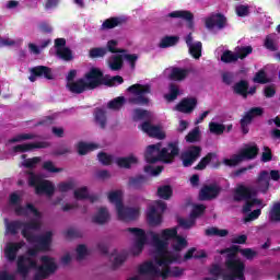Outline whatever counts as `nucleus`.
<instances>
[{
	"instance_id": "obj_35",
	"label": "nucleus",
	"mask_w": 280,
	"mask_h": 280,
	"mask_svg": "<svg viewBox=\"0 0 280 280\" xmlns=\"http://www.w3.org/2000/svg\"><path fill=\"white\" fill-rule=\"evenodd\" d=\"M110 218V214L108 213V209L101 208L97 213L93 217V222L96 224H106Z\"/></svg>"
},
{
	"instance_id": "obj_20",
	"label": "nucleus",
	"mask_w": 280,
	"mask_h": 280,
	"mask_svg": "<svg viewBox=\"0 0 280 280\" xmlns=\"http://www.w3.org/2000/svg\"><path fill=\"white\" fill-rule=\"evenodd\" d=\"M198 106V98L195 96H188L183 98L173 110H177L178 113H184V115H191L196 107Z\"/></svg>"
},
{
	"instance_id": "obj_42",
	"label": "nucleus",
	"mask_w": 280,
	"mask_h": 280,
	"mask_svg": "<svg viewBox=\"0 0 280 280\" xmlns=\"http://www.w3.org/2000/svg\"><path fill=\"white\" fill-rule=\"evenodd\" d=\"M209 130L211 135H223L224 130H226V127L223 124L215 122V119L209 122Z\"/></svg>"
},
{
	"instance_id": "obj_7",
	"label": "nucleus",
	"mask_w": 280,
	"mask_h": 280,
	"mask_svg": "<svg viewBox=\"0 0 280 280\" xmlns=\"http://www.w3.org/2000/svg\"><path fill=\"white\" fill-rule=\"evenodd\" d=\"M107 198L112 205H115L118 220L132 222V220H137L141 215V208L139 206L131 208L124 206V190H112L107 194Z\"/></svg>"
},
{
	"instance_id": "obj_54",
	"label": "nucleus",
	"mask_w": 280,
	"mask_h": 280,
	"mask_svg": "<svg viewBox=\"0 0 280 280\" xmlns=\"http://www.w3.org/2000/svg\"><path fill=\"white\" fill-rule=\"evenodd\" d=\"M95 119L101 128H104V126H106V113L104 112V109H96Z\"/></svg>"
},
{
	"instance_id": "obj_47",
	"label": "nucleus",
	"mask_w": 280,
	"mask_h": 280,
	"mask_svg": "<svg viewBox=\"0 0 280 280\" xmlns=\"http://www.w3.org/2000/svg\"><path fill=\"white\" fill-rule=\"evenodd\" d=\"M186 141L188 143H196V141H200V128L196 127L186 136Z\"/></svg>"
},
{
	"instance_id": "obj_55",
	"label": "nucleus",
	"mask_w": 280,
	"mask_h": 280,
	"mask_svg": "<svg viewBox=\"0 0 280 280\" xmlns=\"http://www.w3.org/2000/svg\"><path fill=\"white\" fill-rule=\"evenodd\" d=\"M38 163H40V158L36 156V158L24 160L22 162V165L24 167H27L28 170H34V167H36V165H38Z\"/></svg>"
},
{
	"instance_id": "obj_26",
	"label": "nucleus",
	"mask_w": 280,
	"mask_h": 280,
	"mask_svg": "<svg viewBox=\"0 0 280 280\" xmlns=\"http://www.w3.org/2000/svg\"><path fill=\"white\" fill-rule=\"evenodd\" d=\"M220 194V186L218 184L206 185L199 192L200 200H212Z\"/></svg>"
},
{
	"instance_id": "obj_8",
	"label": "nucleus",
	"mask_w": 280,
	"mask_h": 280,
	"mask_svg": "<svg viewBox=\"0 0 280 280\" xmlns=\"http://www.w3.org/2000/svg\"><path fill=\"white\" fill-rule=\"evenodd\" d=\"M174 156H178V144L176 142L170 143L167 147L161 149V143L151 144L147 147L144 158L147 163H172Z\"/></svg>"
},
{
	"instance_id": "obj_13",
	"label": "nucleus",
	"mask_w": 280,
	"mask_h": 280,
	"mask_svg": "<svg viewBox=\"0 0 280 280\" xmlns=\"http://www.w3.org/2000/svg\"><path fill=\"white\" fill-rule=\"evenodd\" d=\"M165 209H167V205L162 200L152 201L149 205L147 210V221L150 226H159L163 223V213H165Z\"/></svg>"
},
{
	"instance_id": "obj_44",
	"label": "nucleus",
	"mask_w": 280,
	"mask_h": 280,
	"mask_svg": "<svg viewBox=\"0 0 280 280\" xmlns=\"http://www.w3.org/2000/svg\"><path fill=\"white\" fill-rule=\"evenodd\" d=\"M178 95H180V90L178 89V85L171 84L170 93L165 94L164 97L167 102H174V100H176Z\"/></svg>"
},
{
	"instance_id": "obj_45",
	"label": "nucleus",
	"mask_w": 280,
	"mask_h": 280,
	"mask_svg": "<svg viewBox=\"0 0 280 280\" xmlns=\"http://www.w3.org/2000/svg\"><path fill=\"white\" fill-rule=\"evenodd\" d=\"M124 104H126V97L118 96L108 103V108L112 110H119Z\"/></svg>"
},
{
	"instance_id": "obj_39",
	"label": "nucleus",
	"mask_w": 280,
	"mask_h": 280,
	"mask_svg": "<svg viewBox=\"0 0 280 280\" xmlns=\"http://www.w3.org/2000/svg\"><path fill=\"white\" fill-rule=\"evenodd\" d=\"M75 185H77V183H75L74 179H69V180H66V182H60L57 185V189L61 194H67V191H71V189H74Z\"/></svg>"
},
{
	"instance_id": "obj_11",
	"label": "nucleus",
	"mask_w": 280,
	"mask_h": 280,
	"mask_svg": "<svg viewBox=\"0 0 280 280\" xmlns=\"http://www.w3.org/2000/svg\"><path fill=\"white\" fill-rule=\"evenodd\" d=\"M130 93L128 97L129 104H136L138 106H148L150 104V95L152 93V88L150 84H133L127 89Z\"/></svg>"
},
{
	"instance_id": "obj_34",
	"label": "nucleus",
	"mask_w": 280,
	"mask_h": 280,
	"mask_svg": "<svg viewBox=\"0 0 280 280\" xmlns=\"http://www.w3.org/2000/svg\"><path fill=\"white\" fill-rule=\"evenodd\" d=\"M77 148H78V153L81 155H84L88 152H93V150H97L100 145L95 142H79Z\"/></svg>"
},
{
	"instance_id": "obj_28",
	"label": "nucleus",
	"mask_w": 280,
	"mask_h": 280,
	"mask_svg": "<svg viewBox=\"0 0 280 280\" xmlns=\"http://www.w3.org/2000/svg\"><path fill=\"white\" fill-rule=\"evenodd\" d=\"M232 248H236V252L233 255V257H235V259H238L237 258L238 253H241V255L243 257H245V259H255V257H257V252H255V249H250V248L240 249V246H235V245L230 248L221 250L220 254L226 255V259H229V253L226 250H232Z\"/></svg>"
},
{
	"instance_id": "obj_10",
	"label": "nucleus",
	"mask_w": 280,
	"mask_h": 280,
	"mask_svg": "<svg viewBox=\"0 0 280 280\" xmlns=\"http://www.w3.org/2000/svg\"><path fill=\"white\" fill-rule=\"evenodd\" d=\"M34 139V133H20L8 141V145L12 148L13 152H30L38 148H47V142H33L23 143V141H28Z\"/></svg>"
},
{
	"instance_id": "obj_40",
	"label": "nucleus",
	"mask_w": 280,
	"mask_h": 280,
	"mask_svg": "<svg viewBox=\"0 0 280 280\" xmlns=\"http://www.w3.org/2000/svg\"><path fill=\"white\" fill-rule=\"evenodd\" d=\"M178 36H165L161 39L159 47L165 49L167 47H174L178 43Z\"/></svg>"
},
{
	"instance_id": "obj_63",
	"label": "nucleus",
	"mask_w": 280,
	"mask_h": 280,
	"mask_svg": "<svg viewBox=\"0 0 280 280\" xmlns=\"http://www.w3.org/2000/svg\"><path fill=\"white\" fill-rule=\"evenodd\" d=\"M189 128V121L179 119L178 127H177V132H185Z\"/></svg>"
},
{
	"instance_id": "obj_27",
	"label": "nucleus",
	"mask_w": 280,
	"mask_h": 280,
	"mask_svg": "<svg viewBox=\"0 0 280 280\" xmlns=\"http://www.w3.org/2000/svg\"><path fill=\"white\" fill-rule=\"evenodd\" d=\"M164 73L167 75V78H170V80L183 82V80L189 75V70L183 68H167Z\"/></svg>"
},
{
	"instance_id": "obj_30",
	"label": "nucleus",
	"mask_w": 280,
	"mask_h": 280,
	"mask_svg": "<svg viewBox=\"0 0 280 280\" xmlns=\"http://www.w3.org/2000/svg\"><path fill=\"white\" fill-rule=\"evenodd\" d=\"M186 45L192 58H196V59L200 58V56L202 55V43L194 42V37H191V35H188L186 37Z\"/></svg>"
},
{
	"instance_id": "obj_37",
	"label": "nucleus",
	"mask_w": 280,
	"mask_h": 280,
	"mask_svg": "<svg viewBox=\"0 0 280 280\" xmlns=\"http://www.w3.org/2000/svg\"><path fill=\"white\" fill-rule=\"evenodd\" d=\"M109 261H112L113 266L115 267L121 266V264L126 261V254L114 249L109 256Z\"/></svg>"
},
{
	"instance_id": "obj_51",
	"label": "nucleus",
	"mask_w": 280,
	"mask_h": 280,
	"mask_svg": "<svg viewBox=\"0 0 280 280\" xmlns=\"http://www.w3.org/2000/svg\"><path fill=\"white\" fill-rule=\"evenodd\" d=\"M237 16H248L250 14V7L248 4H237L235 7Z\"/></svg>"
},
{
	"instance_id": "obj_33",
	"label": "nucleus",
	"mask_w": 280,
	"mask_h": 280,
	"mask_svg": "<svg viewBox=\"0 0 280 280\" xmlns=\"http://www.w3.org/2000/svg\"><path fill=\"white\" fill-rule=\"evenodd\" d=\"M235 93L242 95L243 97H247L248 95H254L257 89L255 86L248 89V83L246 81H241L234 85Z\"/></svg>"
},
{
	"instance_id": "obj_64",
	"label": "nucleus",
	"mask_w": 280,
	"mask_h": 280,
	"mask_svg": "<svg viewBox=\"0 0 280 280\" xmlns=\"http://www.w3.org/2000/svg\"><path fill=\"white\" fill-rule=\"evenodd\" d=\"M272 159V153L268 148H265V151L262 152V161L264 163H267V161H270Z\"/></svg>"
},
{
	"instance_id": "obj_29",
	"label": "nucleus",
	"mask_w": 280,
	"mask_h": 280,
	"mask_svg": "<svg viewBox=\"0 0 280 280\" xmlns=\"http://www.w3.org/2000/svg\"><path fill=\"white\" fill-rule=\"evenodd\" d=\"M66 44L67 40H65V38H58L55 40L57 56L62 60H71V58H73V55L71 54V50L69 48L65 47Z\"/></svg>"
},
{
	"instance_id": "obj_52",
	"label": "nucleus",
	"mask_w": 280,
	"mask_h": 280,
	"mask_svg": "<svg viewBox=\"0 0 280 280\" xmlns=\"http://www.w3.org/2000/svg\"><path fill=\"white\" fill-rule=\"evenodd\" d=\"M106 54H108V50L105 47L92 48L90 50L91 58H103Z\"/></svg>"
},
{
	"instance_id": "obj_23",
	"label": "nucleus",
	"mask_w": 280,
	"mask_h": 280,
	"mask_svg": "<svg viewBox=\"0 0 280 280\" xmlns=\"http://www.w3.org/2000/svg\"><path fill=\"white\" fill-rule=\"evenodd\" d=\"M261 115H264V108L254 107L241 119V127L244 135H248V126L253 121V117H259Z\"/></svg>"
},
{
	"instance_id": "obj_5",
	"label": "nucleus",
	"mask_w": 280,
	"mask_h": 280,
	"mask_svg": "<svg viewBox=\"0 0 280 280\" xmlns=\"http://www.w3.org/2000/svg\"><path fill=\"white\" fill-rule=\"evenodd\" d=\"M228 258L223 266L212 265L209 269V276L203 280H246V262L242 258H235L233 255L237 253V247L228 249Z\"/></svg>"
},
{
	"instance_id": "obj_2",
	"label": "nucleus",
	"mask_w": 280,
	"mask_h": 280,
	"mask_svg": "<svg viewBox=\"0 0 280 280\" xmlns=\"http://www.w3.org/2000/svg\"><path fill=\"white\" fill-rule=\"evenodd\" d=\"M151 237L150 255L151 260L158 268L168 277H180L183 269L172 267V264L180 261V252L187 248V237L178 235V226L161 230L160 232L150 231Z\"/></svg>"
},
{
	"instance_id": "obj_62",
	"label": "nucleus",
	"mask_w": 280,
	"mask_h": 280,
	"mask_svg": "<svg viewBox=\"0 0 280 280\" xmlns=\"http://www.w3.org/2000/svg\"><path fill=\"white\" fill-rule=\"evenodd\" d=\"M248 236L246 234L236 235L232 238L233 244H246Z\"/></svg>"
},
{
	"instance_id": "obj_56",
	"label": "nucleus",
	"mask_w": 280,
	"mask_h": 280,
	"mask_svg": "<svg viewBox=\"0 0 280 280\" xmlns=\"http://www.w3.org/2000/svg\"><path fill=\"white\" fill-rule=\"evenodd\" d=\"M145 174H149V176H159L161 172H163V167L161 166H152V165H147L144 167Z\"/></svg>"
},
{
	"instance_id": "obj_18",
	"label": "nucleus",
	"mask_w": 280,
	"mask_h": 280,
	"mask_svg": "<svg viewBox=\"0 0 280 280\" xmlns=\"http://www.w3.org/2000/svg\"><path fill=\"white\" fill-rule=\"evenodd\" d=\"M205 206L203 205H192V210L190 212V215L188 219H178V225L182 226V229H191L196 225V219L200 218L202 213H205Z\"/></svg>"
},
{
	"instance_id": "obj_3",
	"label": "nucleus",
	"mask_w": 280,
	"mask_h": 280,
	"mask_svg": "<svg viewBox=\"0 0 280 280\" xmlns=\"http://www.w3.org/2000/svg\"><path fill=\"white\" fill-rule=\"evenodd\" d=\"M280 172L276 170L260 172L255 187H248L245 185H238L234 190V200H244L243 213L245 218L244 222H253L261 215V209L266 207V203L261 199L256 198L257 191L266 192L270 187V180H279Z\"/></svg>"
},
{
	"instance_id": "obj_4",
	"label": "nucleus",
	"mask_w": 280,
	"mask_h": 280,
	"mask_svg": "<svg viewBox=\"0 0 280 280\" xmlns=\"http://www.w3.org/2000/svg\"><path fill=\"white\" fill-rule=\"evenodd\" d=\"M75 75H78L75 70H71L67 75V88L71 93H83V91L97 89L102 84H105V86H119V84L124 83V78L120 75H104L97 68H92L83 79L73 81Z\"/></svg>"
},
{
	"instance_id": "obj_9",
	"label": "nucleus",
	"mask_w": 280,
	"mask_h": 280,
	"mask_svg": "<svg viewBox=\"0 0 280 280\" xmlns=\"http://www.w3.org/2000/svg\"><path fill=\"white\" fill-rule=\"evenodd\" d=\"M167 279V276L159 268L153 259L138 266V275L127 280H159Z\"/></svg>"
},
{
	"instance_id": "obj_21",
	"label": "nucleus",
	"mask_w": 280,
	"mask_h": 280,
	"mask_svg": "<svg viewBox=\"0 0 280 280\" xmlns=\"http://www.w3.org/2000/svg\"><path fill=\"white\" fill-rule=\"evenodd\" d=\"M25 241L20 242H9L4 246V257L8 261H14L16 259V255H19L20 250L25 248Z\"/></svg>"
},
{
	"instance_id": "obj_16",
	"label": "nucleus",
	"mask_w": 280,
	"mask_h": 280,
	"mask_svg": "<svg viewBox=\"0 0 280 280\" xmlns=\"http://www.w3.org/2000/svg\"><path fill=\"white\" fill-rule=\"evenodd\" d=\"M129 237H131L135 243L131 246L130 250L132 255H141L145 244H148V236L145 230L139 228H129L127 229Z\"/></svg>"
},
{
	"instance_id": "obj_58",
	"label": "nucleus",
	"mask_w": 280,
	"mask_h": 280,
	"mask_svg": "<svg viewBox=\"0 0 280 280\" xmlns=\"http://www.w3.org/2000/svg\"><path fill=\"white\" fill-rule=\"evenodd\" d=\"M254 82H257L258 84H266V82H268L266 72H264V70L258 71L254 78Z\"/></svg>"
},
{
	"instance_id": "obj_50",
	"label": "nucleus",
	"mask_w": 280,
	"mask_h": 280,
	"mask_svg": "<svg viewBox=\"0 0 280 280\" xmlns=\"http://www.w3.org/2000/svg\"><path fill=\"white\" fill-rule=\"evenodd\" d=\"M277 35L271 34L269 36L266 37L265 40V47L267 49H269L270 51H275V49H277Z\"/></svg>"
},
{
	"instance_id": "obj_25",
	"label": "nucleus",
	"mask_w": 280,
	"mask_h": 280,
	"mask_svg": "<svg viewBox=\"0 0 280 280\" xmlns=\"http://www.w3.org/2000/svg\"><path fill=\"white\" fill-rule=\"evenodd\" d=\"M141 128L149 137H153L154 139H165V130L161 126L143 122Z\"/></svg>"
},
{
	"instance_id": "obj_14",
	"label": "nucleus",
	"mask_w": 280,
	"mask_h": 280,
	"mask_svg": "<svg viewBox=\"0 0 280 280\" xmlns=\"http://www.w3.org/2000/svg\"><path fill=\"white\" fill-rule=\"evenodd\" d=\"M257 152H259V150L255 144H248L237 154L232 155L230 159H224L223 164H225L228 167H235V165H240L242 161L255 159L257 156Z\"/></svg>"
},
{
	"instance_id": "obj_38",
	"label": "nucleus",
	"mask_w": 280,
	"mask_h": 280,
	"mask_svg": "<svg viewBox=\"0 0 280 280\" xmlns=\"http://www.w3.org/2000/svg\"><path fill=\"white\" fill-rule=\"evenodd\" d=\"M207 257V253L202 249L190 248L184 256V259H202Z\"/></svg>"
},
{
	"instance_id": "obj_22",
	"label": "nucleus",
	"mask_w": 280,
	"mask_h": 280,
	"mask_svg": "<svg viewBox=\"0 0 280 280\" xmlns=\"http://www.w3.org/2000/svg\"><path fill=\"white\" fill-rule=\"evenodd\" d=\"M200 152H202V149L200 147H189L182 153V161L184 167H190V165H194V162L198 160L200 156Z\"/></svg>"
},
{
	"instance_id": "obj_31",
	"label": "nucleus",
	"mask_w": 280,
	"mask_h": 280,
	"mask_svg": "<svg viewBox=\"0 0 280 280\" xmlns=\"http://www.w3.org/2000/svg\"><path fill=\"white\" fill-rule=\"evenodd\" d=\"M209 164L212 167H219L220 166V161L218 160V155L215 153H208L205 158H202L201 161L196 166V170H206V167Z\"/></svg>"
},
{
	"instance_id": "obj_1",
	"label": "nucleus",
	"mask_w": 280,
	"mask_h": 280,
	"mask_svg": "<svg viewBox=\"0 0 280 280\" xmlns=\"http://www.w3.org/2000/svg\"><path fill=\"white\" fill-rule=\"evenodd\" d=\"M23 190H15L9 195V206L13 209L15 215L20 218H31L28 222L22 221H9L4 220L5 235H16L19 231H22V235L26 238L30 246L24 255L18 256V273L23 279L32 276L34 272V279H47L49 275L56 272L58 265L56 260L49 256H43L39 259L38 265V253L40 250H49L51 246V232H46L42 236H36V231H40L43 225V212L38 211L36 206L33 203L22 205Z\"/></svg>"
},
{
	"instance_id": "obj_15",
	"label": "nucleus",
	"mask_w": 280,
	"mask_h": 280,
	"mask_svg": "<svg viewBox=\"0 0 280 280\" xmlns=\"http://www.w3.org/2000/svg\"><path fill=\"white\" fill-rule=\"evenodd\" d=\"M100 163L102 165H110V163H116L118 167H125L126 170H130L132 165H137L139 163V159L135 156V154H130L126 158H113V155H108L106 153H98L97 155Z\"/></svg>"
},
{
	"instance_id": "obj_61",
	"label": "nucleus",
	"mask_w": 280,
	"mask_h": 280,
	"mask_svg": "<svg viewBox=\"0 0 280 280\" xmlns=\"http://www.w3.org/2000/svg\"><path fill=\"white\" fill-rule=\"evenodd\" d=\"M15 45H19V42H16L15 39L2 37V47H15Z\"/></svg>"
},
{
	"instance_id": "obj_36",
	"label": "nucleus",
	"mask_w": 280,
	"mask_h": 280,
	"mask_svg": "<svg viewBox=\"0 0 280 280\" xmlns=\"http://www.w3.org/2000/svg\"><path fill=\"white\" fill-rule=\"evenodd\" d=\"M124 23V19L121 18H109L103 22L101 25V30H113Z\"/></svg>"
},
{
	"instance_id": "obj_46",
	"label": "nucleus",
	"mask_w": 280,
	"mask_h": 280,
	"mask_svg": "<svg viewBox=\"0 0 280 280\" xmlns=\"http://www.w3.org/2000/svg\"><path fill=\"white\" fill-rule=\"evenodd\" d=\"M172 19H185L186 21H191L194 19V14L188 11H174L170 13Z\"/></svg>"
},
{
	"instance_id": "obj_53",
	"label": "nucleus",
	"mask_w": 280,
	"mask_h": 280,
	"mask_svg": "<svg viewBox=\"0 0 280 280\" xmlns=\"http://www.w3.org/2000/svg\"><path fill=\"white\" fill-rule=\"evenodd\" d=\"M152 117V114L148 110L143 109H135L133 110V119L139 120V119H150Z\"/></svg>"
},
{
	"instance_id": "obj_41",
	"label": "nucleus",
	"mask_w": 280,
	"mask_h": 280,
	"mask_svg": "<svg viewBox=\"0 0 280 280\" xmlns=\"http://www.w3.org/2000/svg\"><path fill=\"white\" fill-rule=\"evenodd\" d=\"M206 235H208L209 237H226V235H229V230L209 228L206 230Z\"/></svg>"
},
{
	"instance_id": "obj_49",
	"label": "nucleus",
	"mask_w": 280,
	"mask_h": 280,
	"mask_svg": "<svg viewBox=\"0 0 280 280\" xmlns=\"http://www.w3.org/2000/svg\"><path fill=\"white\" fill-rule=\"evenodd\" d=\"M42 167L45 170V172H49V174H58L62 172V168L56 167V164H54L51 161L44 162Z\"/></svg>"
},
{
	"instance_id": "obj_17",
	"label": "nucleus",
	"mask_w": 280,
	"mask_h": 280,
	"mask_svg": "<svg viewBox=\"0 0 280 280\" xmlns=\"http://www.w3.org/2000/svg\"><path fill=\"white\" fill-rule=\"evenodd\" d=\"M253 54V47L246 46V47H237L235 48V52L231 50H225L221 55L222 62H235L238 58L243 60V58H246V56Z\"/></svg>"
},
{
	"instance_id": "obj_32",
	"label": "nucleus",
	"mask_w": 280,
	"mask_h": 280,
	"mask_svg": "<svg viewBox=\"0 0 280 280\" xmlns=\"http://www.w3.org/2000/svg\"><path fill=\"white\" fill-rule=\"evenodd\" d=\"M73 196L75 200H90V202H95V200H97V196L89 192V188L86 187H79L74 189Z\"/></svg>"
},
{
	"instance_id": "obj_43",
	"label": "nucleus",
	"mask_w": 280,
	"mask_h": 280,
	"mask_svg": "<svg viewBox=\"0 0 280 280\" xmlns=\"http://www.w3.org/2000/svg\"><path fill=\"white\" fill-rule=\"evenodd\" d=\"M172 186L170 185H164V186H160L158 188V196L159 198H162V200H170V198H172Z\"/></svg>"
},
{
	"instance_id": "obj_6",
	"label": "nucleus",
	"mask_w": 280,
	"mask_h": 280,
	"mask_svg": "<svg viewBox=\"0 0 280 280\" xmlns=\"http://www.w3.org/2000/svg\"><path fill=\"white\" fill-rule=\"evenodd\" d=\"M107 51H110L113 55L108 59V67L112 71H119L121 67H124V60L130 65V67L135 68V62L139 60V56L135 54H128L127 50L119 48V40L118 39H109L106 45Z\"/></svg>"
},
{
	"instance_id": "obj_48",
	"label": "nucleus",
	"mask_w": 280,
	"mask_h": 280,
	"mask_svg": "<svg viewBox=\"0 0 280 280\" xmlns=\"http://www.w3.org/2000/svg\"><path fill=\"white\" fill-rule=\"evenodd\" d=\"M271 222H280V203H275L269 213Z\"/></svg>"
},
{
	"instance_id": "obj_19",
	"label": "nucleus",
	"mask_w": 280,
	"mask_h": 280,
	"mask_svg": "<svg viewBox=\"0 0 280 280\" xmlns=\"http://www.w3.org/2000/svg\"><path fill=\"white\" fill-rule=\"evenodd\" d=\"M207 30H224L226 27V16L222 13H212L205 19Z\"/></svg>"
},
{
	"instance_id": "obj_59",
	"label": "nucleus",
	"mask_w": 280,
	"mask_h": 280,
	"mask_svg": "<svg viewBox=\"0 0 280 280\" xmlns=\"http://www.w3.org/2000/svg\"><path fill=\"white\" fill-rule=\"evenodd\" d=\"M89 255V249L86 248V245H79L77 247V259H84Z\"/></svg>"
},
{
	"instance_id": "obj_57",
	"label": "nucleus",
	"mask_w": 280,
	"mask_h": 280,
	"mask_svg": "<svg viewBox=\"0 0 280 280\" xmlns=\"http://www.w3.org/2000/svg\"><path fill=\"white\" fill-rule=\"evenodd\" d=\"M142 183H143V177H130L128 185L132 189H141Z\"/></svg>"
},
{
	"instance_id": "obj_60",
	"label": "nucleus",
	"mask_w": 280,
	"mask_h": 280,
	"mask_svg": "<svg viewBox=\"0 0 280 280\" xmlns=\"http://www.w3.org/2000/svg\"><path fill=\"white\" fill-rule=\"evenodd\" d=\"M21 5L18 0H8L3 3L4 10H16Z\"/></svg>"
},
{
	"instance_id": "obj_12",
	"label": "nucleus",
	"mask_w": 280,
	"mask_h": 280,
	"mask_svg": "<svg viewBox=\"0 0 280 280\" xmlns=\"http://www.w3.org/2000/svg\"><path fill=\"white\" fill-rule=\"evenodd\" d=\"M28 185L30 187H34L35 194L37 195L45 194L46 196H54L56 192V185L51 180L43 179V176L33 172L28 173Z\"/></svg>"
},
{
	"instance_id": "obj_24",
	"label": "nucleus",
	"mask_w": 280,
	"mask_h": 280,
	"mask_svg": "<svg viewBox=\"0 0 280 280\" xmlns=\"http://www.w3.org/2000/svg\"><path fill=\"white\" fill-rule=\"evenodd\" d=\"M36 78H46V80H52L54 73L51 72V69L45 66H38L31 69V75L28 80L31 82H36Z\"/></svg>"
}]
</instances>
